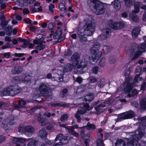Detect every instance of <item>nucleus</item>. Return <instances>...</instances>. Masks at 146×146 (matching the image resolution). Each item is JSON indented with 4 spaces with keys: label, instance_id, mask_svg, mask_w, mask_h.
Masks as SVG:
<instances>
[{
    "label": "nucleus",
    "instance_id": "nucleus-1",
    "mask_svg": "<svg viewBox=\"0 0 146 146\" xmlns=\"http://www.w3.org/2000/svg\"><path fill=\"white\" fill-rule=\"evenodd\" d=\"M145 40L144 42L142 43L139 45L136 44H133L130 49V55L131 56L134 55L131 61L136 60L141 55L142 52H146V36L143 38Z\"/></svg>",
    "mask_w": 146,
    "mask_h": 146
},
{
    "label": "nucleus",
    "instance_id": "nucleus-2",
    "mask_svg": "<svg viewBox=\"0 0 146 146\" xmlns=\"http://www.w3.org/2000/svg\"><path fill=\"white\" fill-rule=\"evenodd\" d=\"M85 21L83 32L87 36H92L95 31L96 24L94 20L92 19L91 16H89L85 18Z\"/></svg>",
    "mask_w": 146,
    "mask_h": 146
},
{
    "label": "nucleus",
    "instance_id": "nucleus-3",
    "mask_svg": "<svg viewBox=\"0 0 146 146\" xmlns=\"http://www.w3.org/2000/svg\"><path fill=\"white\" fill-rule=\"evenodd\" d=\"M88 5L90 8H93L94 13L97 15L102 14L105 12L104 6L102 3L98 0H88Z\"/></svg>",
    "mask_w": 146,
    "mask_h": 146
},
{
    "label": "nucleus",
    "instance_id": "nucleus-4",
    "mask_svg": "<svg viewBox=\"0 0 146 146\" xmlns=\"http://www.w3.org/2000/svg\"><path fill=\"white\" fill-rule=\"evenodd\" d=\"M131 137L130 138H126L127 145L126 146H135L134 143H136L139 138L141 139L143 136L142 132L136 131L135 133H129Z\"/></svg>",
    "mask_w": 146,
    "mask_h": 146
},
{
    "label": "nucleus",
    "instance_id": "nucleus-5",
    "mask_svg": "<svg viewBox=\"0 0 146 146\" xmlns=\"http://www.w3.org/2000/svg\"><path fill=\"white\" fill-rule=\"evenodd\" d=\"M20 92L19 89L16 86H10L3 89L1 93V94L3 96H13L18 94Z\"/></svg>",
    "mask_w": 146,
    "mask_h": 146
},
{
    "label": "nucleus",
    "instance_id": "nucleus-6",
    "mask_svg": "<svg viewBox=\"0 0 146 146\" xmlns=\"http://www.w3.org/2000/svg\"><path fill=\"white\" fill-rule=\"evenodd\" d=\"M99 49H97L94 47H91L90 48L91 52L92 54V60L94 62H96L102 56V52L100 51Z\"/></svg>",
    "mask_w": 146,
    "mask_h": 146
},
{
    "label": "nucleus",
    "instance_id": "nucleus-7",
    "mask_svg": "<svg viewBox=\"0 0 146 146\" xmlns=\"http://www.w3.org/2000/svg\"><path fill=\"white\" fill-rule=\"evenodd\" d=\"M15 117L12 115H10L9 117L4 119L3 121L2 127L5 129H7L9 125H12L15 123Z\"/></svg>",
    "mask_w": 146,
    "mask_h": 146
},
{
    "label": "nucleus",
    "instance_id": "nucleus-8",
    "mask_svg": "<svg viewBox=\"0 0 146 146\" xmlns=\"http://www.w3.org/2000/svg\"><path fill=\"white\" fill-rule=\"evenodd\" d=\"M80 57V55L77 52H75L74 53L71 57L70 60V62L72 63L74 68L75 69L76 68L79 64Z\"/></svg>",
    "mask_w": 146,
    "mask_h": 146
},
{
    "label": "nucleus",
    "instance_id": "nucleus-9",
    "mask_svg": "<svg viewBox=\"0 0 146 146\" xmlns=\"http://www.w3.org/2000/svg\"><path fill=\"white\" fill-rule=\"evenodd\" d=\"M77 34L79 39L80 42L83 43H85L87 42V40L86 38L84 36L85 35L83 32V30L82 29H78Z\"/></svg>",
    "mask_w": 146,
    "mask_h": 146
},
{
    "label": "nucleus",
    "instance_id": "nucleus-10",
    "mask_svg": "<svg viewBox=\"0 0 146 146\" xmlns=\"http://www.w3.org/2000/svg\"><path fill=\"white\" fill-rule=\"evenodd\" d=\"M25 134L28 137H31L34 132L35 128L31 125L27 126L24 127Z\"/></svg>",
    "mask_w": 146,
    "mask_h": 146
},
{
    "label": "nucleus",
    "instance_id": "nucleus-11",
    "mask_svg": "<svg viewBox=\"0 0 146 146\" xmlns=\"http://www.w3.org/2000/svg\"><path fill=\"white\" fill-rule=\"evenodd\" d=\"M124 25L125 24L123 22H112L110 27L113 29L117 30L123 28Z\"/></svg>",
    "mask_w": 146,
    "mask_h": 146
},
{
    "label": "nucleus",
    "instance_id": "nucleus-12",
    "mask_svg": "<svg viewBox=\"0 0 146 146\" xmlns=\"http://www.w3.org/2000/svg\"><path fill=\"white\" fill-rule=\"evenodd\" d=\"M29 139L24 138L15 137L13 139L12 141L14 143L17 144L15 146H21L19 144V143H24Z\"/></svg>",
    "mask_w": 146,
    "mask_h": 146
},
{
    "label": "nucleus",
    "instance_id": "nucleus-13",
    "mask_svg": "<svg viewBox=\"0 0 146 146\" xmlns=\"http://www.w3.org/2000/svg\"><path fill=\"white\" fill-rule=\"evenodd\" d=\"M67 125V124H61L60 123L59 124V126L60 127H63L66 128L68 130V132L70 134L76 137H78L79 136V134L78 133L75 132L72 129L68 127H66Z\"/></svg>",
    "mask_w": 146,
    "mask_h": 146
},
{
    "label": "nucleus",
    "instance_id": "nucleus-14",
    "mask_svg": "<svg viewBox=\"0 0 146 146\" xmlns=\"http://www.w3.org/2000/svg\"><path fill=\"white\" fill-rule=\"evenodd\" d=\"M135 115V113L133 111H130L126 112L124 114H121V118L124 119H130L133 118Z\"/></svg>",
    "mask_w": 146,
    "mask_h": 146
},
{
    "label": "nucleus",
    "instance_id": "nucleus-15",
    "mask_svg": "<svg viewBox=\"0 0 146 146\" xmlns=\"http://www.w3.org/2000/svg\"><path fill=\"white\" fill-rule=\"evenodd\" d=\"M39 90L43 96H46L47 95L48 92L47 87L45 84L42 83L39 87Z\"/></svg>",
    "mask_w": 146,
    "mask_h": 146
},
{
    "label": "nucleus",
    "instance_id": "nucleus-16",
    "mask_svg": "<svg viewBox=\"0 0 146 146\" xmlns=\"http://www.w3.org/2000/svg\"><path fill=\"white\" fill-rule=\"evenodd\" d=\"M105 106H106V105L102 103L96 106L95 107V109L97 111L96 114L99 115L104 111L105 109L103 108Z\"/></svg>",
    "mask_w": 146,
    "mask_h": 146
},
{
    "label": "nucleus",
    "instance_id": "nucleus-17",
    "mask_svg": "<svg viewBox=\"0 0 146 146\" xmlns=\"http://www.w3.org/2000/svg\"><path fill=\"white\" fill-rule=\"evenodd\" d=\"M102 31L104 33H106L107 35H104V34H101L100 36V37L102 39H105L107 38L109 35V33L111 32V30L109 28H104L102 30Z\"/></svg>",
    "mask_w": 146,
    "mask_h": 146
},
{
    "label": "nucleus",
    "instance_id": "nucleus-18",
    "mask_svg": "<svg viewBox=\"0 0 146 146\" xmlns=\"http://www.w3.org/2000/svg\"><path fill=\"white\" fill-rule=\"evenodd\" d=\"M88 61L81 60L80 63H79L76 69H81V70H83L84 68L88 66Z\"/></svg>",
    "mask_w": 146,
    "mask_h": 146
},
{
    "label": "nucleus",
    "instance_id": "nucleus-19",
    "mask_svg": "<svg viewBox=\"0 0 146 146\" xmlns=\"http://www.w3.org/2000/svg\"><path fill=\"white\" fill-rule=\"evenodd\" d=\"M139 119L142 121V125L139 126V130H138L136 131H139L140 130V129H143L146 128V116L140 117L139 118ZM139 132H140V131ZM140 132H141V131Z\"/></svg>",
    "mask_w": 146,
    "mask_h": 146
},
{
    "label": "nucleus",
    "instance_id": "nucleus-20",
    "mask_svg": "<svg viewBox=\"0 0 146 146\" xmlns=\"http://www.w3.org/2000/svg\"><path fill=\"white\" fill-rule=\"evenodd\" d=\"M44 36L42 35H39L37 36L35 39L33 41V43L35 44H40L42 43L44 39Z\"/></svg>",
    "mask_w": 146,
    "mask_h": 146
},
{
    "label": "nucleus",
    "instance_id": "nucleus-21",
    "mask_svg": "<svg viewBox=\"0 0 146 146\" xmlns=\"http://www.w3.org/2000/svg\"><path fill=\"white\" fill-rule=\"evenodd\" d=\"M23 70V68L21 66H16L15 67L14 69L12 70V72L13 74H19Z\"/></svg>",
    "mask_w": 146,
    "mask_h": 146
},
{
    "label": "nucleus",
    "instance_id": "nucleus-22",
    "mask_svg": "<svg viewBox=\"0 0 146 146\" xmlns=\"http://www.w3.org/2000/svg\"><path fill=\"white\" fill-rule=\"evenodd\" d=\"M25 104L26 102L23 100H19L18 104L14 105V107L17 109L22 108L25 107Z\"/></svg>",
    "mask_w": 146,
    "mask_h": 146
},
{
    "label": "nucleus",
    "instance_id": "nucleus-23",
    "mask_svg": "<svg viewBox=\"0 0 146 146\" xmlns=\"http://www.w3.org/2000/svg\"><path fill=\"white\" fill-rule=\"evenodd\" d=\"M140 31V28L136 27L134 28L131 33L132 36L133 38L137 37Z\"/></svg>",
    "mask_w": 146,
    "mask_h": 146
},
{
    "label": "nucleus",
    "instance_id": "nucleus-24",
    "mask_svg": "<svg viewBox=\"0 0 146 146\" xmlns=\"http://www.w3.org/2000/svg\"><path fill=\"white\" fill-rule=\"evenodd\" d=\"M2 21L0 24V25L1 26L2 29H4L8 25L9 21H6L5 17L3 15L1 17Z\"/></svg>",
    "mask_w": 146,
    "mask_h": 146
},
{
    "label": "nucleus",
    "instance_id": "nucleus-25",
    "mask_svg": "<svg viewBox=\"0 0 146 146\" xmlns=\"http://www.w3.org/2000/svg\"><path fill=\"white\" fill-rule=\"evenodd\" d=\"M126 7L129 8L135 5V0H124Z\"/></svg>",
    "mask_w": 146,
    "mask_h": 146
},
{
    "label": "nucleus",
    "instance_id": "nucleus-26",
    "mask_svg": "<svg viewBox=\"0 0 146 146\" xmlns=\"http://www.w3.org/2000/svg\"><path fill=\"white\" fill-rule=\"evenodd\" d=\"M62 34V33L61 29H58L54 33L53 36V38L54 39H58V40H60L59 38L61 36ZM60 41H58L59 42Z\"/></svg>",
    "mask_w": 146,
    "mask_h": 146
},
{
    "label": "nucleus",
    "instance_id": "nucleus-27",
    "mask_svg": "<svg viewBox=\"0 0 146 146\" xmlns=\"http://www.w3.org/2000/svg\"><path fill=\"white\" fill-rule=\"evenodd\" d=\"M94 98V95L92 93H88L85 97L84 100L85 102H90L92 101Z\"/></svg>",
    "mask_w": 146,
    "mask_h": 146
},
{
    "label": "nucleus",
    "instance_id": "nucleus-28",
    "mask_svg": "<svg viewBox=\"0 0 146 146\" xmlns=\"http://www.w3.org/2000/svg\"><path fill=\"white\" fill-rule=\"evenodd\" d=\"M133 88L132 84L128 83L127 84L126 87L124 89V91L126 93H129L132 90Z\"/></svg>",
    "mask_w": 146,
    "mask_h": 146
},
{
    "label": "nucleus",
    "instance_id": "nucleus-29",
    "mask_svg": "<svg viewBox=\"0 0 146 146\" xmlns=\"http://www.w3.org/2000/svg\"><path fill=\"white\" fill-rule=\"evenodd\" d=\"M114 6L116 11H118L121 8V4L120 1L118 0H115L114 1Z\"/></svg>",
    "mask_w": 146,
    "mask_h": 146
},
{
    "label": "nucleus",
    "instance_id": "nucleus-30",
    "mask_svg": "<svg viewBox=\"0 0 146 146\" xmlns=\"http://www.w3.org/2000/svg\"><path fill=\"white\" fill-rule=\"evenodd\" d=\"M37 120L41 124L42 126H44L47 124L48 123L45 120L43 119L42 117V115L39 114L37 118Z\"/></svg>",
    "mask_w": 146,
    "mask_h": 146
},
{
    "label": "nucleus",
    "instance_id": "nucleus-31",
    "mask_svg": "<svg viewBox=\"0 0 146 146\" xmlns=\"http://www.w3.org/2000/svg\"><path fill=\"white\" fill-rule=\"evenodd\" d=\"M140 6V2H137L136 4L134 5V10L132 11L133 13L135 14V13H138L139 11V7Z\"/></svg>",
    "mask_w": 146,
    "mask_h": 146
},
{
    "label": "nucleus",
    "instance_id": "nucleus-32",
    "mask_svg": "<svg viewBox=\"0 0 146 146\" xmlns=\"http://www.w3.org/2000/svg\"><path fill=\"white\" fill-rule=\"evenodd\" d=\"M39 135L41 138L42 139H44L47 137V133L46 132L45 129H42L40 131Z\"/></svg>",
    "mask_w": 146,
    "mask_h": 146
},
{
    "label": "nucleus",
    "instance_id": "nucleus-33",
    "mask_svg": "<svg viewBox=\"0 0 146 146\" xmlns=\"http://www.w3.org/2000/svg\"><path fill=\"white\" fill-rule=\"evenodd\" d=\"M129 17L135 23H137L139 21V19L137 16L136 14L133 13H131L129 14Z\"/></svg>",
    "mask_w": 146,
    "mask_h": 146
},
{
    "label": "nucleus",
    "instance_id": "nucleus-34",
    "mask_svg": "<svg viewBox=\"0 0 146 146\" xmlns=\"http://www.w3.org/2000/svg\"><path fill=\"white\" fill-rule=\"evenodd\" d=\"M116 146H126V145L124 141L122 139L117 140L115 143Z\"/></svg>",
    "mask_w": 146,
    "mask_h": 146
},
{
    "label": "nucleus",
    "instance_id": "nucleus-35",
    "mask_svg": "<svg viewBox=\"0 0 146 146\" xmlns=\"http://www.w3.org/2000/svg\"><path fill=\"white\" fill-rule=\"evenodd\" d=\"M6 35L10 36L12 33V28L10 26H8L4 29Z\"/></svg>",
    "mask_w": 146,
    "mask_h": 146
},
{
    "label": "nucleus",
    "instance_id": "nucleus-36",
    "mask_svg": "<svg viewBox=\"0 0 146 146\" xmlns=\"http://www.w3.org/2000/svg\"><path fill=\"white\" fill-rule=\"evenodd\" d=\"M105 79L104 78H101L98 82V86L100 88H102L104 85Z\"/></svg>",
    "mask_w": 146,
    "mask_h": 146
},
{
    "label": "nucleus",
    "instance_id": "nucleus-37",
    "mask_svg": "<svg viewBox=\"0 0 146 146\" xmlns=\"http://www.w3.org/2000/svg\"><path fill=\"white\" fill-rule=\"evenodd\" d=\"M73 67L72 64L68 63L64 67V70L66 72L70 71L72 70Z\"/></svg>",
    "mask_w": 146,
    "mask_h": 146
},
{
    "label": "nucleus",
    "instance_id": "nucleus-38",
    "mask_svg": "<svg viewBox=\"0 0 146 146\" xmlns=\"http://www.w3.org/2000/svg\"><path fill=\"white\" fill-rule=\"evenodd\" d=\"M69 140L68 139L67 137L64 136L60 139V143L62 145H65L68 142Z\"/></svg>",
    "mask_w": 146,
    "mask_h": 146
},
{
    "label": "nucleus",
    "instance_id": "nucleus-39",
    "mask_svg": "<svg viewBox=\"0 0 146 146\" xmlns=\"http://www.w3.org/2000/svg\"><path fill=\"white\" fill-rule=\"evenodd\" d=\"M112 49V47L111 46H108L104 45L103 47V50L104 53L107 54L109 52L111 51Z\"/></svg>",
    "mask_w": 146,
    "mask_h": 146
},
{
    "label": "nucleus",
    "instance_id": "nucleus-40",
    "mask_svg": "<svg viewBox=\"0 0 146 146\" xmlns=\"http://www.w3.org/2000/svg\"><path fill=\"white\" fill-rule=\"evenodd\" d=\"M86 129L89 130H93L95 128V125L93 124H91L89 122H88L86 126H85Z\"/></svg>",
    "mask_w": 146,
    "mask_h": 146
},
{
    "label": "nucleus",
    "instance_id": "nucleus-41",
    "mask_svg": "<svg viewBox=\"0 0 146 146\" xmlns=\"http://www.w3.org/2000/svg\"><path fill=\"white\" fill-rule=\"evenodd\" d=\"M31 139V141L29 142L27 145V146H36L37 143V141L35 139Z\"/></svg>",
    "mask_w": 146,
    "mask_h": 146
},
{
    "label": "nucleus",
    "instance_id": "nucleus-42",
    "mask_svg": "<svg viewBox=\"0 0 146 146\" xmlns=\"http://www.w3.org/2000/svg\"><path fill=\"white\" fill-rule=\"evenodd\" d=\"M142 80V78L139 77V74H136L134 77L133 82L135 83H138L139 81H141Z\"/></svg>",
    "mask_w": 146,
    "mask_h": 146
},
{
    "label": "nucleus",
    "instance_id": "nucleus-43",
    "mask_svg": "<svg viewBox=\"0 0 146 146\" xmlns=\"http://www.w3.org/2000/svg\"><path fill=\"white\" fill-rule=\"evenodd\" d=\"M89 82L90 83H94L98 81L97 78L94 76H90L88 78Z\"/></svg>",
    "mask_w": 146,
    "mask_h": 146
},
{
    "label": "nucleus",
    "instance_id": "nucleus-44",
    "mask_svg": "<svg viewBox=\"0 0 146 146\" xmlns=\"http://www.w3.org/2000/svg\"><path fill=\"white\" fill-rule=\"evenodd\" d=\"M68 117V115L67 113L63 114L60 117V120L62 122L66 120Z\"/></svg>",
    "mask_w": 146,
    "mask_h": 146
},
{
    "label": "nucleus",
    "instance_id": "nucleus-45",
    "mask_svg": "<svg viewBox=\"0 0 146 146\" xmlns=\"http://www.w3.org/2000/svg\"><path fill=\"white\" fill-rule=\"evenodd\" d=\"M51 106L52 107H56V106H59L64 107H68V105L66 104L62 103L54 104H51Z\"/></svg>",
    "mask_w": 146,
    "mask_h": 146
},
{
    "label": "nucleus",
    "instance_id": "nucleus-46",
    "mask_svg": "<svg viewBox=\"0 0 146 146\" xmlns=\"http://www.w3.org/2000/svg\"><path fill=\"white\" fill-rule=\"evenodd\" d=\"M58 6L59 8L61 11L64 12L66 11L67 8L65 7L64 4L63 3H59Z\"/></svg>",
    "mask_w": 146,
    "mask_h": 146
},
{
    "label": "nucleus",
    "instance_id": "nucleus-47",
    "mask_svg": "<svg viewBox=\"0 0 146 146\" xmlns=\"http://www.w3.org/2000/svg\"><path fill=\"white\" fill-rule=\"evenodd\" d=\"M25 83H28L30 82L31 78V77L29 75H27L24 76Z\"/></svg>",
    "mask_w": 146,
    "mask_h": 146
},
{
    "label": "nucleus",
    "instance_id": "nucleus-48",
    "mask_svg": "<svg viewBox=\"0 0 146 146\" xmlns=\"http://www.w3.org/2000/svg\"><path fill=\"white\" fill-rule=\"evenodd\" d=\"M141 107L143 108H146V98L143 99L140 102Z\"/></svg>",
    "mask_w": 146,
    "mask_h": 146
},
{
    "label": "nucleus",
    "instance_id": "nucleus-49",
    "mask_svg": "<svg viewBox=\"0 0 146 146\" xmlns=\"http://www.w3.org/2000/svg\"><path fill=\"white\" fill-rule=\"evenodd\" d=\"M96 146H104V144L102 139H98L97 140Z\"/></svg>",
    "mask_w": 146,
    "mask_h": 146
},
{
    "label": "nucleus",
    "instance_id": "nucleus-50",
    "mask_svg": "<svg viewBox=\"0 0 146 146\" xmlns=\"http://www.w3.org/2000/svg\"><path fill=\"white\" fill-rule=\"evenodd\" d=\"M68 92V90L64 88L62 90L60 93V96L62 98H63L66 95Z\"/></svg>",
    "mask_w": 146,
    "mask_h": 146
},
{
    "label": "nucleus",
    "instance_id": "nucleus-51",
    "mask_svg": "<svg viewBox=\"0 0 146 146\" xmlns=\"http://www.w3.org/2000/svg\"><path fill=\"white\" fill-rule=\"evenodd\" d=\"M12 82L15 83H20V77L16 76L13 78L12 80Z\"/></svg>",
    "mask_w": 146,
    "mask_h": 146
},
{
    "label": "nucleus",
    "instance_id": "nucleus-52",
    "mask_svg": "<svg viewBox=\"0 0 146 146\" xmlns=\"http://www.w3.org/2000/svg\"><path fill=\"white\" fill-rule=\"evenodd\" d=\"M45 47V45L42 44L41 43L39 45L36 46L35 48L38 50H41L44 49Z\"/></svg>",
    "mask_w": 146,
    "mask_h": 146
},
{
    "label": "nucleus",
    "instance_id": "nucleus-53",
    "mask_svg": "<svg viewBox=\"0 0 146 146\" xmlns=\"http://www.w3.org/2000/svg\"><path fill=\"white\" fill-rule=\"evenodd\" d=\"M138 94L137 91L136 90H133L131 92V94L129 93L127 95V96L131 97L133 96Z\"/></svg>",
    "mask_w": 146,
    "mask_h": 146
},
{
    "label": "nucleus",
    "instance_id": "nucleus-54",
    "mask_svg": "<svg viewBox=\"0 0 146 146\" xmlns=\"http://www.w3.org/2000/svg\"><path fill=\"white\" fill-rule=\"evenodd\" d=\"M114 102L113 100L112 99H110L108 100L105 101L102 104H104L106 105V106H109L111 105Z\"/></svg>",
    "mask_w": 146,
    "mask_h": 146
},
{
    "label": "nucleus",
    "instance_id": "nucleus-55",
    "mask_svg": "<svg viewBox=\"0 0 146 146\" xmlns=\"http://www.w3.org/2000/svg\"><path fill=\"white\" fill-rule=\"evenodd\" d=\"M86 112V109L81 110L79 109L78 110L76 113L78 114H84Z\"/></svg>",
    "mask_w": 146,
    "mask_h": 146
},
{
    "label": "nucleus",
    "instance_id": "nucleus-56",
    "mask_svg": "<svg viewBox=\"0 0 146 146\" xmlns=\"http://www.w3.org/2000/svg\"><path fill=\"white\" fill-rule=\"evenodd\" d=\"M105 65V58H101L100 61L99 63V65L100 66L102 67H103Z\"/></svg>",
    "mask_w": 146,
    "mask_h": 146
},
{
    "label": "nucleus",
    "instance_id": "nucleus-57",
    "mask_svg": "<svg viewBox=\"0 0 146 146\" xmlns=\"http://www.w3.org/2000/svg\"><path fill=\"white\" fill-rule=\"evenodd\" d=\"M72 54L71 51L70 49H68L65 52L64 54V57H66L67 56H70Z\"/></svg>",
    "mask_w": 146,
    "mask_h": 146
},
{
    "label": "nucleus",
    "instance_id": "nucleus-58",
    "mask_svg": "<svg viewBox=\"0 0 146 146\" xmlns=\"http://www.w3.org/2000/svg\"><path fill=\"white\" fill-rule=\"evenodd\" d=\"M89 58L90 56H89L86 53H84L82 56V60L88 61V60L89 59Z\"/></svg>",
    "mask_w": 146,
    "mask_h": 146
},
{
    "label": "nucleus",
    "instance_id": "nucleus-59",
    "mask_svg": "<svg viewBox=\"0 0 146 146\" xmlns=\"http://www.w3.org/2000/svg\"><path fill=\"white\" fill-rule=\"evenodd\" d=\"M85 87L84 86H81L79 87L77 89V92L78 93L83 92L85 91Z\"/></svg>",
    "mask_w": 146,
    "mask_h": 146
},
{
    "label": "nucleus",
    "instance_id": "nucleus-60",
    "mask_svg": "<svg viewBox=\"0 0 146 146\" xmlns=\"http://www.w3.org/2000/svg\"><path fill=\"white\" fill-rule=\"evenodd\" d=\"M54 5L52 4H50L49 6V11L52 14L53 13L54 10L53 9L54 8Z\"/></svg>",
    "mask_w": 146,
    "mask_h": 146
},
{
    "label": "nucleus",
    "instance_id": "nucleus-61",
    "mask_svg": "<svg viewBox=\"0 0 146 146\" xmlns=\"http://www.w3.org/2000/svg\"><path fill=\"white\" fill-rule=\"evenodd\" d=\"M100 46V44L99 42H94V45L92 47H94L97 49H99Z\"/></svg>",
    "mask_w": 146,
    "mask_h": 146
},
{
    "label": "nucleus",
    "instance_id": "nucleus-62",
    "mask_svg": "<svg viewBox=\"0 0 146 146\" xmlns=\"http://www.w3.org/2000/svg\"><path fill=\"white\" fill-rule=\"evenodd\" d=\"M55 115V113H54L52 114H51L50 112H46L44 114V116L49 118L51 116H54Z\"/></svg>",
    "mask_w": 146,
    "mask_h": 146
},
{
    "label": "nucleus",
    "instance_id": "nucleus-63",
    "mask_svg": "<svg viewBox=\"0 0 146 146\" xmlns=\"http://www.w3.org/2000/svg\"><path fill=\"white\" fill-rule=\"evenodd\" d=\"M9 106L8 104L3 102H0V107L4 108Z\"/></svg>",
    "mask_w": 146,
    "mask_h": 146
},
{
    "label": "nucleus",
    "instance_id": "nucleus-64",
    "mask_svg": "<svg viewBox=\"0 0 146 146\" xmlns=\"http://www.w3.org/2000/svg\"><path fill=\"white\" fill-rule=\"evenodd\" d=\"M146 88V83L143 81L141 87V90H143L145 89Z\"/></svg>",
    "mask_w": 146,
    "mask_h": 146
}]
</instances>
